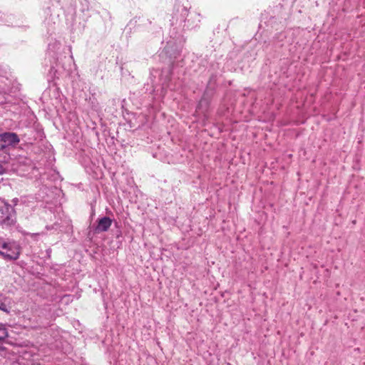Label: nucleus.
Wrapping results in <instances>:
<instances>
[{"mask_svg":"<svg viewBox=\"0 0 365 365\" xmlns=\"http://www.w3.org/2000/svg\"><path fill=\"white\" fill-rule=\"evenodd\" d=\"M16 221V212L14 208L0 198V225L4 227H10Z\"/></svg>","mask_w":365,"mask_h":365,"instance_id":"obj_1","label":"nucleus"},{"mask_svg":"<svg viewBox=\"0 0 365 365\" xmlns=\"http://www.w3.org/2000/svg\"><path fill=\"white\" fill-rule=\"evenodd\" d=\"M5 172V169L3 167L0 168V174H2Z\"/></svg>","mask_w":365,"mask_h":365,"instance_id":"obj_8","label":"nucleus"},{"mask_svg":"<svg viewBox=\"0 0 365 365\" xmlns=\"http://www.w3.org/2000/svg\"><path fill=\"white\" fill-rule=\"evenodd\" d=\"M7 336V331L4 325L0 324V341L4 339Z\"/></svg>","mask_w":365,"mask_h":365,"instance_id":"obj_5","label":"nucleus"},{"mask_svg":"<svg viewBox=\"0 0 365 365\" xmlns=\"http://www.w3.org/2000/svg\"><path fill=\"white\" fill-rule=\"evenodd\" d=\"M112 225V220L108 217H104L98 220V225L95 229L96 232H106Z\"/></svg>","mask_w":365,"mask_h":365,"instance_id":"obj_4","label":"nucleus"},{"mask_svg":"<svg viewBox=\"0 0 365 365\" xmlns=\"http://www.w3.org/2000/svg\"><path fill=\"white\" fill-rule=\"evenodd\" d=\"M215 77H216V75H212L211 76L210 81H209V84L212 85V81L215 80Z\"/></svg>","mask_w":365,"mask_h":365,"instance_id":"obj_6","label":"nucleus"},{"mask_svg":"<svg viewBox=\"0 0 365 365\" xmlns=\"http://www.w3.org/2000/svg\"><path fill=\"white\" fill-rule=\"evenodd\" d=\"M208 88V86L207 85V89ZM206 93H208V91L207 90Z\"/></svg>","mask_w":365,"mask_h":365,"instance_id":"obj_9","label":"nucleus"},{"mask_svg":"<svg viewBox=\"0 0 365 365\" xmlns=\"http://www.w3.org/2000/svg\"><path fill=\"white\" fill-rule=\"evenodd\" d=\"M21 253V248L14 242H5L0 240V255L6 259L16 260Z\"/></svg>","mask_w":365,"mask_h":365,"instance_id":"obj_2","label":"nucleus"},{"mask_svg":"<svg viewBox=\"0 0 365 365\" xmlns=\"http://www.w3.org/2000/svg\"><path fill=\"white\" fill-rule=\"evenodd\" d=\"M5 304L0 300V309H4Z\"/></svg>","mask_w":365,"mask_h":365,"instance_id":"obj_7","label":"nucleus"},{"mask_svg":"<svg viewBox=\"0 0 365 365\" xmlns=\"http://www.w3.org/2000/svg\"><path fill=\"white\" fill-rule=\"evenodd\" d=\"M19 142L20 139L15 133L6 132L0 134V150L14 148Z\"/></svg>","mask_w":365,"mask_h":365,"instance_id":"obj_3","label":"nucleus"}]
</instances>
